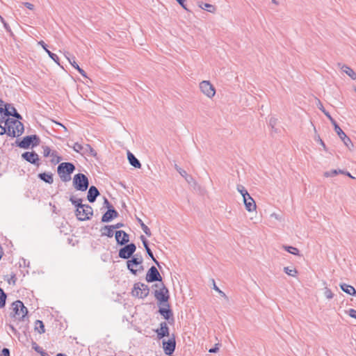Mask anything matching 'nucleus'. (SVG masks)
I'll list each match as a JSON object with an SVG mask.
<instances>
[{
    "instance_id": "f257e3e1",
    "label": "nucleus",
    "mask_w": 356,
    "mask_h": 356,
    "mask_svg": "<svg viewBox=\"0 0 356 356\" xmlns=\"http://www.w3.org/2000/svg\"><path fill=\"white\" fill-rule=\"evenodd\" d=\"M74 170V165L69 162L61 163L57 168L58 174L63 182L69 181L71 179V174Z\"/></svg>"
},
{
    "instance_id": "f03ea898",
    "label": "nucleus",
    "mask_w": 356,
    "mask_h": 356,
    "mask_svg": "<svg viewBox=\"0 0 356 356\" xmlns=\"http://www.w3.org/2000/svg\"><path fill=\"white\" fill-rule=\"evenodd\" d=\"M19 119L8 118L6 120V125L9 124L10 133H8V136L11 137L19 136L24 132V125L19 121Z\"/></svg>"
},
{
    "instance_id": "7ed1b4c3",
    "label": "nucleus",
    "mask_w": 356,
    "mask_h": 356,
    "mask_svg": "<svg viewBox=\"0 0 356 356\" xmlns=\"http://www.w3.org/2000/svg\"><path fill=\"white\" fill-rule=\"evenodd\" d=\"M73 185L76 190L85 191L89 186L88 179L84 174H76L73 178Z\"/></svg>"
},
{
    "instance_id": "20e7f679",
    "label": "nucleus",
    "mask_w": 356,
    "mask_h": 356,
    "mask_svg": "<svg viewBox=\"0 0 356 356\" xmlns=\"http://www.w3.org/2000/svg\"><path fill=\"white\" fill-rule=\"evenodd\" d=\"M93 215V209L92 207L88 204H83L79 206V208L76 209V216L78 220L83 221L90 218Z\"/></svg>"
},
{
    "instance_id": "39448f33",
    "label": "nucleus",
    "mask_w": 356,
    "mask_h": 356,
    "mask_svg": "<svg viewBox=\"0 0 356 356\" xmlns=\"http://www.w3.org/2000/svg\"><path fill=\"white\" fill-rule=\"evenodd\" d=\"M154 286L159 288V290H155L154 297L160 302H166L169 299V291L167 287L163 284H156Z\"/></svg>"
},
{
    "instance_id": "423d86ee",
    "label": "nucleus",
    "mask_w": 356,
    "mask_h": 356,
    "mask_svg": "<svg viewBox=\"0 0 356 356\" xmlns=\"http://www.w3.org/2000/svg\"><path fill=\"white\" fill-rule=\"evenodd\" d=\"M149 289L147 285L143 283L138 282L136 283L134 286L132 294L134 296L140 298H143L147 296V295L149 294Z\"/></svg>"
},
{
    "instance_id": "0eeeda50",
    "label": "nucleus",
    "mask_w": 356,
    "mask_h": 356,
    "mask_svg": "<svg viewBox=\"0 0 356 356\" xmlns=\"http://www.w3.org/2000/svg\"><path fill=\"white\" fill-rule=\"evenodd\" d=\"M12 305L15 316H17L20 320H24V318L28 313L27 308L24 305V303L20 300H17Z\"/></svg>"
},
{
    "instance_id": "6e6552de",
    "label": "nucleus",
    "mask_w": 356,
    "mask_h": 356,
    "mask_svg": "<svg viewBox=\"0 0 356 356\" xmlns=\"http://www.w3.org/2000/svg\"><path fill=\"white\" fill-rule=\"evenodd\" d=\"M201 92L209 98H212L216 94V89L209 81H202L199 85Z\"/></svg>"
},
{
    "instance_id": "1a4fd4ad",
    "label": "nucleus",
    "mask_w": 356,
    "mask_h": 356,
    "mask_svg": "<svg viewBox=\"0 0 356 356\" xmlns=\"http://www.w3.org/2000/svg\"><path fill=\"white\" fill-rule=\"evenodd\" d=\"M40 138L36 135H31L25 136L22 140L18 144V146L22 148H29L31 145L37 146L39 144Z\"/></svg>"
},
{
    "instance_id": "9d476101",
    "label": "nucleus",
    "mask_w": 356,
    "mask_h": 356,
    "mask_svg": "<svg viewBox=\"0 0 356 356\" xmlns=\"http://www.w3.org/2000/svg\"><path fill=\"white\" fill-rule=\"evenodd\" d=\"M142 262L143 259L141 257L140 258L133 257L131 259L127 261V268L134 275H136L137 271L143 268L141 266Z\"/></svg>"
},
{
    "instance_id": "9b49d317",
    "label": "nucleus",
    "mask_w": 356,
    "mask_h": 356,
    "mask_svg": "<svg viewBox=\"0 0 356 356\" xmlns=\"http://www.w3.org/2000/svg\"><path fill=\"white\" fill-rule=\"evenodd\" d=\"M136 246L134 243L127 244L119 251V257L122 259H129L135 252Z\"/></svg>"
},
{
    "instance_id": "f8f14e48",
    "label": "nucleus",
    "mask_w": 356,
    "mask_h": 356,
    "mask_svg": "<svg viewBox=\"0 0 356 356\" xmlns=\"http://www.w3.org/2000/svg\"><path fill=\"white\" fill-rule=\"evenodd\" d=\"M146 280L148 282L156 281L161 282L162 277L155 266H152L146 274Z\"/></svg>"
},
{
    "instance_id": "ddd939ff",
    "label": "nucleus",
    "mask_w": 356,
    "mask_h": 356,
    "mask_svg": "<svg viewBox=\"0 0 356 356\" xmlns=\"http://www.w3.org/2000/svg\"><path fill=\"white\" fill-rule=\"evenodd\" d=\"M175 347L176 341L174 336L169 339L168 341H163V348L166 355H170L172 354L175 350Z\"/></svg>"
},
{
    "instance_id": "4468645a",
    "label": "nucleus",
    "mask_w": 356,
    "mask_h": 356,
    "mask_svg": "<svg viewBox=\"0 0 356 356\" xmlns=\"http://www.w3.org/2000/svg\"><path fill=\"white\" fill-rule=\"evenodd\" d=\"M334 131L339 136V137L343 142L344 145L349 149L351 147H353V144L351 142L350 139L346 135V134L343 131V130L340 128V127L337 124L334 126Z\"/></svg>"
},
{
    "instance_id": "2eb2a0df",
    "label": "nucleus",
    "mask_w": 356,
    "mask_h": 356,
    "mask_svg": "<svg viewBox=\"0 0 356 356\" xmlns=\"http://www.w3.org/2000/svg\"><path fill=\"white\" fill-rule=\"evenodd\" d=\"M22 157L26 161L39 166V156L35 152H26L22 154Z\"/></svg>"
},
{
    "instance_id": "dca6fc26",
    "label": "nucleus",
    "mask_w": 356,
    "mask_h": 356,
    "mask_svg": "<svg viewBox=\"0 0 356 356\" xmlns=\"http://www.w3.org/2000/svg\"><path fill=\"white\" fill-rule=\"evenodd\" d=\"M72 147L73 148V149L75 152H76L78 153H81L82 154H83V150L90 149V154L91 155H92V156L96 155V152L95 151V149L88 144L81 145L79 143H75Z\"/></svg>"
},
{
    "instance_id": "f3484780",
    "label": "nucleus",
    "mask_w": 356,
    "mask_h": 356,
    "mask_svg": "<svg viewBox=\"0 0 356 356\" xmlns=\"http://www.w3.org/2000/svg\"><path fill=\"white\" fill-rule=\"evenodd\" d=\"M115 239L118 244L121 245H125L129 241V234L122 230L116 231Z\"/></svg>"
},
{
    "instance_id": "a211bd4d",
    "label": "nucleus",
    "mask_w": 356,
    "mask_h": 356,
    "mask_svg": "<svg viewBox=\"0 0 356 356\" xmlns=\"http://www.w3.org/2000/svg\"><path fill=\"white\" fill-rule=\"evenodd\" d=\"M243 203L245 207V209L249 212L254 211L257 209V205L254 199L249 195L247 197L244 196L243 197Z\"/></svg>"
},
{
    "instance_id": "6ab92c4d",
    "label": "nucleus",
    "mask_w": 356,
    "mask_h": 356,
    "mask_svg": "<svg viewBox=\"0 0 356 356\" xmlns=\"http://www.w3.org/2000/svg\"><path fill=\"white\" fill-rule=\"evenodd\" d=\"M118 216V211L114 208H109L108 211L102 216V222H110L112 219Z\"/></svg>"
},
{
    "instance_id": "aec40b11",
    "label": "nucleus",
    "mask_w": 356,
    "mask_h": 356,
    "mask_svg": "<svg viewBox=\"0 0 356 356\" xmlns=\"http://www.w3.org/2000/svg\"><path fill=\"white\" fill-rule=\"evenodd\" d=\"M159 339L169 336V327L166 322H161L160 327L156 330Z\"/></svg>"
},
{
    "instance_id": "412c9836",
    "label": "nucleus",
    "mask_w": 356,
    "mask_h": 356,
    "mask_svg": "<svg viewBox=\"0 0 356 356\" xmlns=\"http://www.w3.org/2000/svg\"><path fill=\"white\" fill-rule=\"evenodd\" d=\"M8 107H10V104H5L4 108L0 107V114L3 113L6 116L12 115L17 119L22 118V115L17 112L16 109L14 107H12L13 113L9 111Z\"/></svg>"
},
{
    "instance_id": "4be33fe9",
    "label": "nucleus",
    "mask_w": 356,
    "mask_h": 356,
    "mask_svg": "<svg viewBox=\"0 0 356 356\" xmlns=\"http://www.w3.org/2000/svg\"><path fill=\"white\" fill-rule=\"evenodd\" d=\"M99 195V192L97 187L92 186L89 188L87 199L90 202H94L96 198Z\"/></svg>"
},
{
    "instance_id": "5701e85b",
    "label": "nucleus",
    "mask_w": 356,
    "mask_h": 356,
    "mask_svg": "<svg viewBox=\"0 0 356 356\" xmlns=\"http://www.w3.org/2000/svg\"><path fill=\"white\" fill-rule=\"evenodd\" d=\"M343 72L346 73L353 80L356 79V73L350 67L346 65L338 64Z\"/></svg>"
},
{
    "instance_id": "b1692460",
    "label": "nucleus",
    "mask_w": 356,
    "mask_h": 356,
    "mask_svg": "<svg viewBox=\"0 0 356 356\" xmlns=\"http://www.w3.org/2000/svg\"><path fill=\"white\" fill-rule=\"evenodd\" d=\"M339 286L341 289L347 294L351 296H356V290L353 286L347 284L346 283L340 284Z\"/></svg>"
},
{
    "instance_id": "393cba45",
    "label": "nucleus",
    "mask_w": 356,
    "mask_h": 356,
    "mask_svg": "<svg viewBox=\"0 0 356 356\" xmlns=\"http://www.w3.org/2000/svg\"><path fill=\"white\" fill-rule=\"evenodd\" d=\"M197 5L202 9L206 10L207 11L214 13L216 11V8L215 6L207 3H203L202 1H197Z\"/></svg>"
},
{
    "instance_id": "a878e982",
    "label": "nucleus",
    "mask_w": 356,
    "mask_h": 356,
    "mask_svg": "<svg viewBox=\"0 0 356 356\" xmlns=\"http://www.w3.org/2000/svg\"><path fill=\"white\" fill-rule=\"evenodd\" d=\"M127 158L129 161V163L134 168H140L141 167V164H140V161L130 152H128V153H127Z\"/></svg>"
},
{
    "instance_id": "bb28decb",
    "label": "nucleus",
    "mask_w": 356,
    "mask_h": 356,
    "mask_svg": "<svg viewBox=\"0 0 356 356\" xmlns=\"http://www.w3.org/2000/svg\"><path fill=\"white\" fill-rule=\"evenodd\" d=\"M38 177L42 180L43 181L47 183V184H52L54 182V179H53V175L52 173L51 172H49V173H46V172H42V173H40L38 174Z\"/></svg>"
},
{
    "instance_id": "cd10ccee",
    "label": "nucleus",
    "mask_w": 356,
    "mask_h": 356,
    "mask_svg": "<svg viewBox=\"0 0 356 356\" xmlns=\"http://www.w3.org/2000/svg\"><path fill=\"white\" fill-rule=\"evenodd\" d=\"M102 236H106L108 237H112L113 236V229L111 225H105L102 228Z\"/></svg>"
},
{
    "instance_id": "c85d7f7f",
    "label": "nucleus",
    "mask_w": 356,
    "mask_h": 356,
    "mask_svg": "<svg viewBox=\"0 0 356 356\" xmlns=\"http://www.w3.org/2000/svg\"><path fill=\"white\" fill-rule=\"evenodd\" d=\"M318 108L327 117V118L330 120V121L334 126L337 124V122L330 115V113L324 108L323 104L320 101H318Z\"/></svg>"
},
{
    "instance_id": "c756f323",
    "label": "nucleus",
    "mask_w": 356,
    "mask_h": 356,
    "mask_svg": "<svg viewBox=\"0 0 356 356\" xmlns=\"http://www.w3.org/2000/svg\"><path fill=\"white\" fill-rule=\"evenodd\" d=\"M159 313L166 320H169L170 318L172 316V311L169 308H160Z\"/></svg>"
},
{
    "instance_id": "7c9ffc66",
    "label": "nucleus",
    "mask_w": 356,
    "mask_h": 356,
    "mask_svg": "<svg viewBox=\"0 0 356 356\" xmlns=\"http://www.w3.org/2000/svg\"><path fill=\"white\" fill-rule=\"evenodd\" d=\"M35 330H37L40 334L45 332L44 325L42 321L37 320L35 323Z\"/></svg>"
},
{
    "instance_id": "2f4dec72",
    "label": "nucleus",
    "mask_w": 356,
    "mask_h": 356,
    "mask_svg": "<svg viewBox=\"0 0 356 356\" xmlns=\"http://www.w3.org/2000/svg\"><path fill=\"white\" fill-rule=\"evenodd\" d=\"M344 171L341 170H332L330 171H326L324 172L323 175L325 177H334L337 175L338 174H343Z\"/></svg>"
},
{
    "instance_id": "473e14b6",
    "label": "nucleus",
    "mask_w": 356,
    "mask_h": 356,
    "mask_svg": "<svg viewBox=\"0 0 356 356\" xmlns=\"http://www.w3.org/2000/svg\"><path fill=\"white\" fill-rule=\"evenodd\" d=\"M138 222L140 224L143 231L145 232V234L150 236L152 235L151 231L149 228L143 222V220L140 218H138Z\"/></svg>"
},
{
    "instance_id": "72a5a7b5",
    "label": "nucleus",
    "mask_w": 356,
    "mask_h": 356,
    "mask_svg": "<svg viewBox=\"0 0 356 356\" xmlns=\"http://www.w3.org/2000/svg\"><path fill=\"white\" fill-rule=\"evenodd\" d=\"M283 248L287 251L288 252L294 254V255H300V251L298 248L293 247V246H289V245H284Z\"/></svg>"
},
{
    "instance_id": "f704fd0d",
    "label": "nucleus",
    "mask_w": 356,
    "mask_h": 356,
    "mask_svg": "<svg viewBox=\"0 0 356 356\" xmlns=\"http://www.w3.org/2000/svg\"><path fill=\"white\" fill-rule=\"evenodd\" d=\"M284 272L291 277H296L298 274V271L295 268H290L289 266L284 268Z\"/></svg>"
},
{
    "instance_id": "c9c22d12",
    "label": "nucleus",
    "mask_w": 356,
    "mask_h": 356,
    "mask_svg": "<svg viewBox=\"0 0 356 356\" xmlns=\"http://www.w3.org/2000/svg\"><path fill=\"white\" fill-rule=\"evenodd\" d=\"M3 122V120H1L0 122V135H3L6 134L8 135V133H10V129L8 125H6V120L4 121V126H2L1 123Z\"/></svg>"
},
{
    "instance_id": "e433bc0d",
    "label": "nucleus",
    "mask_w": 356,
    "mask_h": 356,
    "mask_svg": "<svg viewBox=\"0 0 356 356\" xmlns=\"http://www.w3.org/2000/svg\"><path fill=\"white\" fill-rule=\"evenodd\" d=\"M6 294L3 290L0 287V307H3L6 305Z\"/></svg>"
},
{
    "instance_id": "4c0bfd02",
    "label": "nucleus",
    "mask_w": 356,
    "mask_h": 356,
    "mask_svg": "<svg viewBox=\"0 0 356 356\" xmlns=\"http://www.w3.org/2000/svg\"><path fill=\"white\" fill-rule=\"evenodd\" d=\"M147 254L151 257V259L155 262V264L158 266V267L159 268H161V266H160V264L159 263V261L154 258V254L152 252V250H150L149 247V245H146V246H144Z\"/></svg>"
},
{
    "instance_id": "58836bf2",
    "label": "nucleus",
    "mask_w": 356,
    "mask_h": 356,
    "mask_svg": "<svg viewBox=\"0 0 356 356\" xmlns=\"http://www.w3.org/2000/svg\"><path fill=\"white\" fill-rule=\"evenodd\" d=\"M236 189L241 194L243 197H244V196L247 197L250 195L245 187L241 184L237 185Z\"/></svg>"
},
{
    "instance_id": "ea45409f",
    "label": "nucleus",
    "mask_w": 356,
    "mask_h": 356,
    "mask_svg": "<svg viewBox=\"0 0 356 356\" xmlns=\"http://www.w3.org/2000/svg\"><path fill=\"white\" fill-rule=\"evenodd\" d=\"M70 202L72 204H74L76 208H79V206H83L82 200L81 198L75 199L74 197H71L70 199Z\"/></svg>"
},
{
    "instance_id": "a19ab883",
    "label": "nucleus",
    "mask_w": 356,
    "mask_h": 356,
    "mask_svg": "<svg viewBox=\"0 0 356 356\" xmlns=\"http://www.w3.org/2000/svg\"><path fill=\"white\" fill-rule=\"evenodd\" d=\"M175 168L177 170V171L180 174L181 176L184 177L187 181L188 180V174L187 172L183 170L182 168H179L177 164L175 165Z\"/></svg>"
},
{
    "instance_id": "79ce46f5",
    "label": "nucleus",
    "mask_w": 356,
    "mask_h": 356,
    "mask_svg": "<svg viewBox=\"0 0 356 356\" xmlns=\"http://www.w3.org/2000/svg\"><path fill=\"white\" fill-rule=\"evenodd\" d=\"M324 296L328 300H330V299H332L334 297L333 293L327 286H325V289H324Z\"/></svg>"
},
{
    "instance_id": "37998d69",
    "label": "nucleus",
    "mask_w": 356,
    "mask_h": 356,
    "mask_svg": "<svg viewBox=\"0 0 356 356\" xmlns=\"http://www.w3.org/2000/svg\"><path fill=\"white\" fill-rule=\"evenodd\" d=\"M46 52L47 53V54L49 55V56L57 64L59 65V63H58V60H59V58L58 57V56L52 52H51L49 49H46Z\"/></svg>"
},
{
    "instance_id": "c03bdc74",
    "label": "nucleus",
    "mask_w": 356,
    "mask_h": 356,
    "mask_svg": "<svg viewBox=\"0 0 356 356\" xmlns=\"http://www.w3.org/2000/svg\"><path fill=\"white\" fill-rule=\"evenodd\" d=\"M51 150L49 147L45 146L43 147V155L44 157L49 156L51 154Z\"/></svg>"
},
{
    "instance_id": "a18cd8bd",
    "label": "nucleus",
    "mask_w": 356,
    "mask_h": 356,
    "mask_svg": "<svg viewBox=\"0 0 356 356\" xmlns=\"http://www.w3.org/2000/svg\"><path fill=\"white\" fill-rule=\"evenodd\" d=\"M213 289L216 290L217 292L219 293V294L222 296V297H224V298H227V296L225 295V293L222 291L215 284V282H213Z\"/></svg>"
},
{
    "instance_id": "49530a36",
    "label": "nucleus",
    "mask_w": 356,
    "mask_h": 356,
    "mask_svg": "<svg viewBox=\"0 0 356 356\" xmlns=\"http://www.w3.org/2000/svg\"><path fill=\"white\" fill-rule=\"evenodd\" d=\"M33 348L35 349V351H37L38 353H40L42 356L47 355V354L46 353L40 350V348L35 343H33Z\"/></svg>"
},
{
    "instance_id": "de8ad7c7",
    "label": "nucleus",
    "mask_w": 356,
    "mask_h": 356,
    "mask_svg": "<svg viewBox=\"0 0 356 356\" xmlns=\"http://www.w3.org/2000/svg\"><path fill=\"white\" fill-rule=\"evenodd\" d=\"M347 314L353 318L356 319V310L354 309H350L347 311Z\"/></svg>"
},
{
    "instance_id": "09e8293b",
    "label": "nucleus",
    "mask_w": 356,
    "mask_h": 356,
    "mask_svg": "<svg viewBox=\"0 0 356 356\" xmlns=\"http://www.w3.org/2000/svg\"><path fill=\"white\" fill-rule=\"evenodd\" d=\"M0 356H10L9 349L7 348H3L1 350Z\"/></svg>"
},
{
    "instance_id": "8fccbe9b",
    "label": "nucleus",
    "mask_w": 356,
    "mask_h": 356,
    "mask_svg": "<svg viewBox=\"0 0 356 356\" xmlns=\"http://www.w3.org/2000/svg\"><path fill=\"white\" fill-rule=\"evenodd\" d=\"M49 156H51L53 158H56V157L57 158V161H56L58 163L61 160V158L60 156H58V153H57L56 151H51V154H50Z\"/></svg>"
},
{
    "instance_id": "3c124183",
    "label": "nucleus",
    "mask_w": 356,
    "mask_h": 356,
    "mask_svg": "<svg viewBox=\"0 0 356 356\" xmlns=\"http://www.w3.org/2000/svg\"><path fill=\"white\" fill-rule=\"evenodd\" d=\"M75 69L84 77H87L86 72L81 69L79 65L75 67Z\"/></svg>"
},
{
    "instance_id": "603ef678",
    "label": "nucleus",
    "mask_w": 356,
    "mask_h": 356,
    "mask_svg": "<svg viewBox=\"0 0 356 356\" xmlns=\"http://www.w3.org/2000/svg\"><path fill=\"white\" fill-rule=\"evenodd\" d=\"M67 60L74 68L76 65H78V64L74 60V56H72V58H67Z\"/></svg>"
},
{
    "instance_id": "864d4df0",
    "label": "nucleus",
    "mask_w": 356,
    "mask_h": 356,
    "mask_svg": "<svg viewBox=\"0 0 356 356\" xmlns=\"http://www.w3.org/2000/svg\"><path fill=\"white\" fill-rule=\"evenodd\" d=\"M270 217L271 218H274L275 219L279 220V221H281L282 220V216L278 214V213H273L270 214Z\"/></svg>"
},
{
    "instance_id": "5fc2aeb1",
    "label": "nucleus",
    "mask_w": 356,
    "mask_h": 356,
    "mask_svg": "<svg viewBox=\"0 0 356 356\" xmlns=\"http://www.w3.org/2000/svg\"><path fill=\"white\" fill-rule=\"evenodd\" d=\"M179 4L186 10H188L185 4L186 0H176Z\"/></svg>"
},
{
    "instance_id": "6e6d98bb",
    "label": "nucleus",
    "mask_w": 356,
    "mask_h": 356,
    "mask_svg": "<svg viewBox=\"0 0 356 356\" xmlns=\"http://www.w3.org/2000/svg\"><path fill=\"white\" fill-rule=\"evenodd\" d=\"M24 6L25 7H26L29 10H33L34 9V6L33 4L31 3H29V2H24L23 3Z\"/></svg>"
},
{
    "instance_id": "4d7b16f0",
    "label": "nucleus",
    "mask_w": 356,
    "mask_h": 356,
    "mask_svg": "<svg viewBox=\"0 0 356 356\" xmlns=\"http://www.w3.org/2000/svg\"><path fill=\"white\" fill-rule=\"evenodd\" d=\"M140 238L144 246L148 245V241L143 235H141Z\"/></svg>"
},
{
    "instance_id": "13d9d810",
    "label": "nucleus",
    "mask_w": 356,
    "mask_h": 356,
    "mask_svg": "<svg viewBox=\"0 0 356 356\" xmlns=\"http://www.w3.org/2000/svg\"><path fill=\"white\" fill-rule=\"evenodd\" d=\"M123 225H124L122 223L118 222L115 225H111V227H113V229H119V228L123 227Z\"/></svg>"
},
{
    "instance_id": "bf43d9fd",
    "label": "nucleus",
    "mask_w": 356,
    "mask_h": 356,
    "mask_svg": "<svg viewBox=\"0 0 356 356\" xmlns=\"http://www.w3.org/2000/svg\"><path fill=\"white\" fill-rule=\"evenodd\" d=\"M3 26H4V28L6 29V30L8 32H9V33H12L11 29H10V27L9 26V25H8L6 22H3Z\"/></svg>"
},
{
    "instance_id": "052dcab7",
    "label": "nucleus",
    "mask_w": 356,
    "mask_h": 356,
    "mask_svg": "<svg viewBox=\"0 0 356 356\" xmlns=\"http://www.w3.org/2000/svg\"><path fill=\"white\" fill-rule=\"evenodd\" d=\"M104 204L105 205L106 207H107L108 209L109 208H113L109 203L108 200L106 199V198H104Z\"/></svg>"
},
{
    "instance_id": "680f3d73",
    "label": "nucleus",
    "mask_w": 356,
    "mask_h": 356,
    "mask_svg": "<svg viewBox=\"0 0 356 356\" xmlns=\"http://www.w3.org/2000/svg\"><path fill=\"white\" fill-rule=\"evenodd\" d=\"M38 44L40 45L45 51L47 49V44L44 43V41L41 40L38 42Z\"/></svg>"
},
{
    "instance_id": "e2e57ef3",
    "label": "nucleus",
    "mask_w": 356,
    "mask_h": 356,
    "mask_svg": "<svg viewBox=\"0 0 356 356\" xmlns=\"http://www.w3.org/2000/svg\"><path fill=\"white\" fill-rule=\"evenodd\" d=\"M318 140L320 143V145H321L325 150H326V146L324 143V142L318 137Z\"/></svg>"
},
{
    "instance_id": "0e129e2a",
    "label": "nucleus",
    "mask_w": 356,
    "mask_h": 356,
    "mask_svg": "<svg viewBox=\"0 0 356 356\" xmlns=\"http://www.w3.org/2000/svg\"><path fill=\"white\" fill-rule=\"evenodd\" d=\"M218 350V347H215V348H211L209 350V352L213 353H216Z\"/></svg>"
},
{
    "instance_id": "69168bd1",
    "label": "nucleus",
    "mask_w": 356,
    "mask_h": 356,
    "mask_svg": "<svg viewBox=\"0 0 356 356\" xmlns=\"http://www.w3.org/2000/svg\"><path fill=\"white\" fill-rule=\"evenodd\" d=\"M343 174H344V175H346L347 176H348L349 177H350V178H352V179H354V178H355V177H353V176L350 174V172H344V173H343Z\"/></svg>"
},
{
    "instance_id": "338daca9",
    "label": "nucleus",
    "mask_w": 356,
    "mask_h": 356,
    "mask_svg": "<svg viewBox=\"0 0 356 356\" xmlns=\"http://www.w3.org/2000/svg\"><path fill=\"white\" fill-rule=\"evenodd\" d=\"M65 56L67 59V58H72L69 52H65Z\"/></svg>"
},
{
    "instance_id": "774afa93",
    "label": "nucleus",
    "mask_w": 356,
    "mask_h": 356,
    "mask_svg": "<svg viewBox=\"0 0 356 356\" xmlns=\"http://www.w3.org/2000/svg\"><path fill=\"white\" fill-rule=\"evenodd\" d=\"M56 356H67V355H65V354H63V353H58V354H57Z\"/></svg>"
}]
</instances>
